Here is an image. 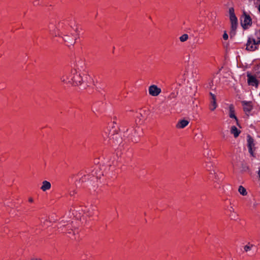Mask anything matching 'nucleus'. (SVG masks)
<instances>
[{
    "mask_svg": "<svg viewBox=\"0 0 260 260\" xmlns=\"http://www.w3.org/2000/svg\"><path fill=\"white\" fill-rule=\"evenodd\" d=\"M70 27L64 22H59L56 25L53 22L49 24L48 29L49 33L53 37H58V42L63 41L69 44L74 45L75 41L79 38V34L77 28L75 33L72 34V36L68 35V30Z\"/></svg>",
    "mask_w": 260,
    "mask_h": 260,
    "instance_id": "1",
    "label": "nucleus"
},
{
    "mask_svg": "<svg viewBox=\"0 0 260 260\" xmlns=\"http://www.w3.org/2000/svg\"><path fill=\"white\" fill-rule=\"evenodd\" d=\"M61 81L65 83H70L76 86L81 85L83 82V78L76 69H72L70 73H67L60 78Z\"/></svg>",
    "mask_w": 260,
    "mask_h": 260,
    "instance_id": "2",
    "label": "nucleus"
},
{
    "mask_svg": "<svg viewBox=\"0 0 260 260\" xmlns=\"http://www.w3.org/2000/svg\"><path fill=\"white\" fill-rule=\"evenodd\" d=\"M84 214L89 217L98 216V208L95 206L91 205L89 207L81 206L73 210V214L77 217H80Z\"/></svg>",
    "mask_w": 260,
    "mask_h": 260,
    "instance_id": "3",
    "label": "nucleus"
},
{
    "mask_svg": "<svg viewBox=\"0 0 260 260\" xmlns=\"http://www.w3.org/2000/svg\"><path fill=\"white\" fill-rule=\"evenodd\" d=\"M58 229L60 230L59 231L66 233L72 240H78V230L76 229H73L72 222L68 223L66 224H63L60 223Z\"/></svg>",
    "mask_w": 260,
    "mask_h": 260,
    "instance_id": "4",
    "label": "nucleus"
},
{
    "mask_svg": "<svg viewBox=\"0 0 260 260\" xmlns=\"http://www.w3.org/2000/svg\"><path fill=\"white\" fill-rule=\"evenodd\" d=\"M255 36L257 38L256 41L251 38L247 40L246 49L248 51H253L258 49V45L260 44V29L255 31Z\"/></svg>",
    "mask_w": 260,
    "mask_h": 260,
    "instance_id": "5",
    "label": "nucleus"
},
{
    "mask_svg": "<svg viewBox=\"0 0 260 260\" xmlns=\"http://www.w3.org/2000/svg\"><path fill=\"white\" fill-rule=\"evenodd\" d=\"M241 24L244 29H247L252 24V20L250 16L245 11H243L241 16Z\"/></svg>",
    "mask_w": 260,
    "mask_h": 260,
    "instance_id": "6",
    "label": "nucleus"
},
{
    "mask_svg": "<svg viewBox=\"0 0 260 260\" xmlns=\"http://www.w3.org/2000/svg\"><path fill=\"white\" fill-rule=\"evenodd\" d=\"M122 142L121 136L118 134H110L109 139L107 143L112 146H116L120 144Z\"/></svg>",
    "mask_w": 260,
    "mask_h": 260,
    "instance_id": "7",
    "label": "nucleus"
},
{
    "mask_svg": "<svg viewBox=\"0 0 260 260\" xmlns=\"http://www.w3.org/2000/svg\"><path fill=\"white\" fill-rule=\"evenodd\" d=\"M230 19L231 23V29L235 30L238 25V19L235 14L234 9L231 7L229 9Z\"/></svg>",
    "mask_w": 260,
    "mask_h": 260,
    "instance_id": "8",
    "label": "nucleus"
},
{
    "mask_svg": "<svg viewBox=\"0 0 260 260\" xmlns=\"http://www.w3.org/2000/svg\"><path fill=\"white\" fill-rule=\"evenodd\" d=\"M207 169L209 171H210V177L212 179L214 182H220L223 177V174L221 172H216L215 170L210 169V166L207 165Z\"/></svg>",
    "mask_w": 260,
    "mask_h": 260,
    "instance_id": "9",
    "label": "nucleus"
},
{
    "mask_svg": "<svg viewBox=\"0 0 260 260\" xmlns=\"http://www.w3.org/2000/svg\"><path fill=\"white\" fill-rule=\"evenodd\" d=\"M253 73L254 75H252L249 72L247 73V82L249 85L257 87L259 82L256 79V77H258L255 75V73L253 72Z\"/></svg>",
    "mask_w": 260,
    "mask_h": 260,
    "instance_id": "10",
    "label": "nucleus"
},
{
    "mask_svg": "<svg viewBox=\"0 0 260 260\" xmlns=\"http://www.w3.org/2000/svg\"><path fill=\"white\" fill-rule=\"evenodd\" d=\"M247 138L248 151L251 156L254 157V151L255 150V147L254 139L250 135H248Z\"/></svg>",
    "mask_w": 260,
    "mask_h": 260,
    "instance_id": "11",
    "label": "nucleus"
},
{
    "mask_svg": "<svg viewBox=\"0 0 260 260\" xmlns=\"http://www.w3.org/2000/svg\"><path fill=\"white\" fill-rule=\"evenodd\" d=\"M243 109L246 114L248 116L250 112L253 109V106L251 102L243 101L242 102Z\"/></svg>",
    "mask_w": 260,
    "mask_h": 260,
    "instance_id": "12",
    "label": "nucleus"
},
{
    "mask_svg": "<svg viewBox=\"0 0 260 260\" xmlns=\"http://www.w3.org/2000/svg\"><path fill=\"white\" fill-rule=\"evenodd\" d=\"M160 92L161 89L156 85H152L149 87V93L152 96H157Z\"/></svg>",
    "mask_w": 260,
    "mask_h": 260,
    "instance_id": "13",
    "label": "nucleus"
},
{
    "mask_svg": "<svg viewBox=\"0 0 260 260\" xmlns=\"http://www.w3.org/2000/svg\"><path fill=\"white\" fill-rule=\"evenodd\" d=\"M210 95L211 96V99L209 109L211 111H213L217 106L216 98L215 95L213 94L212 92H210Z\"/></svg>",
    "mask_w": 260,
    "mask_h": 260,
    "instance_id": "14",
    "label": "nucleus"
},
{
    "mask_svg": "<svg viewBox=\"0 0 260 260\" xmlns=\"http://www.w3.org/2000/svg\"><path fill=\"white\" fill-rule=\"evenodd\" d=\"M229 116L231 118H234L237 122V124L239 125L238 119L235 114V108L232 104L230 105L229 106Z\"/></svg>",
    "mask_w": 260,
    "mask_h": 260,
    "instance_id": "15",
    "label": "nucleus"
},
{
    "mask_svg": "<svg viewBox=\"0 0 260 260\" xmlns=\"http://www.w3.org/2000/svg\"><path fill=\"white\" fill-rule=\"evenodd\" d=\"M189 123V121L188 120L183 119L179 121L176 127L178 128H183L186 126H187Z\"/></svg>",
    "mask_w": 260,
    "mask_h": 260,
    "instance_id": "16",
    "label": "nucleus"
},
{
    "mask_svg": "<svg viewBox=\"0 0 260 260\" xmlns=\"http://www.w3.org/2000/svg\"><path fill=\"white\" fill-rule=\"evenodd\" d=\"M51 187V183L49 182H48L46 180H45V181H43L42 182V185L41 187V189L43 191H45L50 189Z\"/></svg>",
    "mask_w": 260,
    "mask_h": 260,
    "instance_id": "17",
    "label": "nucleus"
},
{
    "mask_svg": "<svg viewBox=\"0 0 260 260\" xmlns=\"http://www.w3.org/2000/svg\"><path fill=\"white\" fill-rule=\"evenodd\" d=\"M84 76L83 82H86L87 84H90L93 82L92 77L88 74L87 72H85L84 74H83Z\"/></svg>",
    "mask_w": 260,
    "mask_h": 260,
    "instance_id": "18",
    "label": "nucleus"
},
{
    "mask_svg": "<svg viewBox=\"0 0 260 260\" xmlns=\"http://www.w3.org/2000/svg\"><path fill=\"white\" fill-rule=\"evenodd\" d=\"M241 131L239 130L235 126H232L231 128V133L233 134L235 138H237Z\"/></svg>",
    "mask_w": 260,
    "mask_h": 260,
    "instance_id": "19",
    "label": "nucleus"
},
{
    "mask_svg": "<svg viewBox=\"0 0 260 260\" xmlns=\"http://www.w3.org/2000/svg\"><path fill=\"white\" fill-rule=\"evenodd\" d=\"M253 71L257 76L260 78V63L254 67Z\"/></svg>",
    "mask_w": 260,
    "mask_h": 260,
    "instance_id": "20",
    "label": "nucleus"
},
{
    "mask_svg": "<svg viewBox=\"0 0 260 260\" xmlns=\"http://www.w3.org/2000/svg\"><path fill=\"white\" fill-rule=\"evenodd\" d=\"M238 191L242 196H246L247 194V193L246 189L243 186H242V185H240L239 187Z\"/></svg>",
    "mask_w": 260,
    "mask_h": 260,
    "instance_id": "21",
    "label": "nucleus"
},
{
    "mask_svg": "<svg viewBox=\"0 0 260 260\" xmlns=\"http://www.w3.org/2000/svg\"><path fill=\"white\" fill-rule=\"evenodd\" d=\"M253 247V245L252 244H250L249 243L248 245H246L244 246V249L245 252H248L251 250L252 248Z\"/></svg>",
    "mask_w": 260,
    "mask_h": 260,
    "instance_id": "22",
    "label": "nucleus"
},
{
    "mask_svg": "<svg viewBox=\"0 0 260 260\" xmlns=\"http://www.w3.org/2000/svg\"><path fill=\"white\" fill-rule=\"evenodd\" d=\"M188 35H187V34H184V35H182V36L180 37L179 39H180V41L181 42H183L186 41L188 39Z\"/></svg>",
    "mask_w": 260,
    "mask_h": 260,
    "instance_id": "23",
    "label": "nucleus"
},
{
    "mask_svg": "<svg viewBox=\"0 0 260 260\" xmlns=\"http://www.w3.org/2000/svg\"><path fill=\"white\" fill-rule=\"evenodd\" d=\"M177 92H173L168 96V99L169 100L175 99L177 97Z\"/></svg>",
    "mask_w": 260,
    "mask_h": 260,
    "instance_id": "24",
    "label": "nucleus"
},
{
    "mask_svg": "<svg viewBox=\"0 0 260 260\" xmlns=\"http://www.w3.org/2000/svg\"><path fill=\"white\" fill-rule=\"evenodd\" d=\"M229 215L231 219L233 220H235L237 217V215L235 212L231 213H229Z\"/></svg>",
    "mask_w": 260,
    "mask_h": 260,
    "instance_id": "25",
    "label": "nucleus"
},
{
    "mask_svg": "<svg viewBox=\"0 0 260 260\" xmlns=\"http://www.w3.org/2000/svg\"><path fill=\"white\" fill-rule=\"evenodd\" d=\"M8 231H9V229H8V227H7V226L3 227L0 230V233H4L5 234H7Z\"/></svg>",
    "mask_w": 260,
    "mask_h": 260,
    "instance_id": "26",
    "label": "nucleus"
},
{
    "mask_svg": "<svg viewBox=\"0 0 260 260\" xmlns=\"http://www.w3.org/2000/svg\"><path fill=\"white\" fill-rule=\"evenodd\" d=\"M227 211L229 213V214L231 213L234 212V209L232 206H230V207L228 208Z\"/></svg>",
    "mask_w": 260,
    "mask_h": 260,
    "instance_id": "27",
    "label": "nucleus"
},
{
    "mask_svg": "<svg viewBox=\"0 0 260 260\" xmlns=\"http://www.w3.org/2000/svg\"><path fill=\"white\" fill-rule=\"evenodd\" d=\"M228 35L226 33V32H225L223 35V39L224 40H228Z\"/></svg>",
    "mask_w": 260,
    "mask_h": 260,
    "instance_id": "28",
    "label": "nucleus"
},
{
    "mask_svg": "<svg viewBox=\"0 0 260 260\" xmlns=\"http://www.w3.org/2000/svg\"><path fill=\"white\" fill-rule=\"evenodd\" d=\"M28 202H29V203H32V202H34V199H33V198H31V197H29V198H28Z\"/></svg>",
    "mask_w": 260,
    "mask_h": 260,
    "instance_id": "29",
    "label": "nucleus"
},
{
    "mask_svg": "<svg viewBox=\"0 0 260 260\" xmlns=\"http://www.w3.org/2000/svg\"><path fill=\"white\" fill-rule=\"evenodd\" d=\"M75 193H76V192H75L74 190V191H70V196H74V194H75Z\"/></svg>",
    "mask_w": 260,
    "mask_h": 260,
    "instance_id": "30",
    "label": "nucleus"
},
{
    "mask_svg": "<svg viewBox=\"0 0 260 260\" xmlns=\"http://www.w3.org/2000/svg\"><path fill=\"white\" fill-rule=\"evenodd\" d=\"M91 175H92V176H93V177H94V176H95L96 175V172H94V171H92L91 172Z\"/></svg>",
    "mask_w": 260,
    "mask_h": 260,
    "instance_id": "31",
    "label": "nucleus"
},
{
    "mask_svg": "<svg viewBox=\"0 0 260 260\" xmlns=\"http://www.w3.org/2000/svg\"><path fill=\"white\" fill-rule=\"evenodd\" d=\"M222 137L224 139L225 138V135L223 133H222Z\"/></svg>",
    "mask_w": 260,
    "mask_h": 260,
    "instance_id": "32",
    "label": "nucleus"
},
{
    "mask_svg": "<svg viewBox=\"0 0 260 260\" xmlns=\"http://www.w3.org/2000/svg\"><path fill=\"white\" fill-rule=\"evenodd\" d=\"M31 260H41V259H38V258H33V259H31Z\"/></svg>",
    "mask_w": 260,
    "mask_h": 260,
    "instance_id": "33",
    "label": "nucleus"
},
{
    "mask_svg": "<svg viewBox=\"0 0 260 260\" xmlns=\"http://www.w3.org/2000/svg\"><path fill=\"white\" fill-rule=\"evenodd\" d=\"M258 11L260 13V4H259V5L258 6Z\"/></svg>",
    "mask_w": 260,
    "mask_h": 260,
    "instance_id": "34",
    "label": "nucleus"
},
{
    "mask_svg": "<svg viewBox=\"0 0 260 260\" xmlns=\"http://www.w3.org/2000/svg\"><path fill=\"white\" fill-rule=\"evenodd\" d=\"M104 139H105V137L104 136ZM105 141H106V139H105Z\"/></svg>",
    "mask_w": 260,
    "mask_h": 260,
    "instance_id": "35",
    "label": "nucleus"
}]
</instances>
